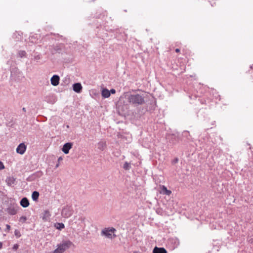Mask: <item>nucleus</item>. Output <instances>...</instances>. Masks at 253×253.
I'll use <instances>...</instances> for the list:
<instances>
[{"label":"nucleus","instance_id":"nucleus-12","mask_svg":"<svg viewBox=\"0 0 253 253\" xmlns=\"http://www.w3.org/2000/svg\"><path fill=\"white\" fill-rule=\"evenodd\" d=\"M153 253H167V251L163 248L155 247L153 251Z\"/></svg>","mask_w":253,"mask_h":253},{"label":"nucleus","instance_id":"nucleus-15","mask_svg":"<svg viewBox=\"0 0 253 253\" xmlns=\"http://www.w3.org/2000/svg\"><path fill=\"white\" fill-rule=\"evenodd\" d=\"M106 147V143L104 141H101L99 142L97 144V148L103 151L105 148Z\"/></svg>","mask_w":253,"mask_h":253},{"label":"nucleus","instance_id":"nucleus-31","mask_svg":"<svg viewBox=\"0 0 253 253\" xmlns=\"http://www.w3.org/2000/svg\"><path fill=\"white\" fill-rule=\"evenodd\" d=\"M63 160V158L61 157H60L59 158H58V162H60V161H62Z\"/></svg>","mask_w":253,"mask_h":253},{"label":"nucleus","instance_id":"nucleus-17","mask_svg":"<svg viewBox=\"0 0 253 253\" xmlns=\"http://www.w3.org/2000/svg\"><path fill=\"white\" fill-rule=\"evenodd\" d=\"M54 226L56 229L60 230L65 227V225L63 223H56Z\"/></svg>","mask_w":253,"mask_h":253},{"label":"nucleus","instance_id":"nucleus-8","mask_svg":"<svg viewBox=\"0 0 253 253\" xmlns=\"http://www.w3.org/2000/svg\"><path fill=\"white\" fill-rule=\"evenodd\" d=\"M83 87L82 84L79 83H75L73 84V89L77 93H80L82 90Z\"/></svg>","mask_w":253,"mask_h":253},{"label":"nucleus","instance_id":"nucleus-30","mask_svg":"<svg viewBox=\"0 0 253 253\" xmlns=\"http://www.w3.org/2000/svg\"><path fill=\"white\" fill-rule=\"evenodd\" d=\"M178 161V159L177 158H175L173 161V163L175 164V163H177Z\"/></svg>","mask_w":253,"mask_h":253},{"label":"nucleus","instance_id":"nucleus-32","mask_svg":"<svg viewBox=\"0 0 253 253\" xmlns=\"http://www.w3.org/2000/svg\"><path fill=\"white\" fill-rule=\"evenodd\" d=\"M18 233H19V232L17 230L15 231V235L17 236Z\"/></svg>","mask_w":253,"mask_h":253},{"label":"nucleus","instance_id":"nucleus-27","mask_svg":"<svg viewBox=\"0 0 253 253\" xmlns=\"http://www.w3.org/2000/svg\"><path fill=\"white\" fill-rule=\"evenodd\" d=\"M6 229L7 231H9L10 229V226L8 224L6 225Z\"/></svg>","mask_w":253,"mask_h":253},{"label":"nucleus","instance_id":"nucleus-29","mask_svg":"<svg viewBox=\"0 0 253 253\" xmlns=\"http://www.w3.org/2000/svg\"><path fill=\"white\" fill-rule=\"evenodd\" d=\"M79 220H81L82 222H83L84 221V218L82 217V216H81L80 218H79Z\"/></svg>","mask_w":253,"mask_h":253},{"label":"nucleus","instance_id":"nucleus-25","mask_svg":"<svg viewBox=\"0 0 253 253\" xmlns=\"http://www.w3.org/2000/svg\"><path fill=\"white\" fill-rule=\"evenodd\" d=\"M57 248L58 249V250L59 251V252H60V253H63L64 252L63 251V250H62V249H61V248H60L59 246H58L57 245Z\"/></svg>","mask_w":253,"mask_h":253},{"label":"nucleus","instance_id":"nucleus-20","mask_svg":"<svg viewBox=\"0 0 253 253\" xmlns=\"http://www.w3.org/2000/svg\"><path fill=\"white\" fill-rule=\"evenodd\" d=\"M123 168L125 170H129L131 168L130 163H128V162H125L123 166Z\"/></svg>","mask_w":253,"mask_h":253},{"label":"nucleus","instance_id":"nucleus-35","mask_svg":"<svg viewBox=\"0 0 253 253\" xmlns=\"http://www.w3.org/2000/svg\"><path fill=\"white\" fill-rule=\"evenodd\" d=\"M2 247V243L0 242V249H1Z\"/></svg>","mask_w":253,"mask_h":253},{"label":"nucleus","instance_id":"nucleus-1","mask_svg":"<svg viewBox=\"0 0 253 253\" xmlns=\"http://www.w3.org/2000/svg\"><path fill=\"white\" fill-rule=\"evenodd\" d=\"M126 99L129 104L135 107L145 103V96L144 94L135 93L128 95Z\"/></svg>","mask_w":253,"mask_h":253},{"label":"nucleus","instance_id":"nucleus-37","mask_svg":"<svg viewBox=\"0 0 253 253\" xmlns=\"http://www.w3.org/2000/svg\"><path fill=\"white\" fill-rule=\"evenodd\" d=\"M188 133V132H186V131H184L183 132V135H184L185 134H186L187 133Z\"/></svg>","mask_w":253,"mask_h":253},{"label":"nucleus","instance_id":"nucleus-28","mask_svg":"<svg viewBox=\"0 0 253 253\" xmlns=\"http://www.w3.org/2000/svg\"><path fill=\"white\" fill-rule=\"evenodd\" d=\"M109 91L110 92V93H111L112 94H114L116 92V90L114 89H111Z\"/></svg>","mask_w":253,"mask_h":253},{"label":"nucleus","instance_id":"nucleus-36","mask_svg":"<svg viewBox=\"0 0 253 253\" xmlns=\"http://www.w3.org/2000/svg\"><path fill=\"white\" fill-rule=\"evenodd\" d=\"M17 247H18L17 245H15L14 246L13 248L15 249H16L17 248Z\"/></svg>","mask_w":253,"mask_h":253},{"label":"nucleus","instance_id":"nucleus-14","mask_svg":"<svg viewBox=\"0 0 253 253\" xmlns=\"http://www.w3.org/2000/svg\"><path fill=\"white\" fill-rule=\"evenodd\" d=\"M102 96L104 98H108L110 96V92L109 90L106 88H104L102 90Z\"/></svg>","mask_w":253,"mask_h":253},{"label":"nucleus","instance_id":"nucleus-7","mask_svg":"<svg viewBox=\"0 0 253 253\" xmlns=\"http://www.w3.org/2000/svg\"><path fill=\"white\" fill-rule=\"evenodd\" d=\"M26 150V146L24 143H20L16 148V152L21 155L23 154Z\"/></svg>","mask_w":253,"mask_h":253},{"label":"nucleus","instance_id":"nucleus-6","mask_svg":"<svg viewBox=\"0 0 253 253\" xmlns=\"http://www.w3.org/2000/svg\"><path fill=\"white\" fill-rule=\"evenodd\" d=\"M59 76L57 75H53L50 79L51 84L53 86L58 85L59 84Z\"/></svg>","mask_w":253,"mask_h":253},{"label":"nucleus","instance_id":"nucleus-2","mask_svg":"<svg viewBox=\"0 0 253 253\" xmlns=\"http://www.w3.org/2000/svg\"><path fill=\"white\" fill-rule=\"evenodd\" d=\"M116 231V229L113 227L105 228L102 230L101 235L105 236L108 239H112L116 237V235L115 234Z\"/></svg>","mask_w":253,"mask_h":253},{"label":"nucleus","instance_id":"nucleus-13","mask_svg":"<svg viewBox=\"0 0 253 253\" xmlns=\"http://www.w3.org/2000/svg\"><path fill=\"white\" fill-rule=\"evenodd\" d=\"M169 242L172 244H173L172 248L174 249L177 247L179 245V240L177 238H172L169 240Z\"/></svg>","mask_w":253,"mask_h":253},{"label":"nucleus","instance_id":"nucleus-24","mask_svg":"<svg viewBox=\"0 0 253 253\" xmlns=\"http://www.w3.org/2000/svg\"><path fill=\"white\" fill-rule=\"evenodd\" d=\"M3 169H4V166L3 163L0 162V170Z\"/></svg>","mask_w":253,"mask_h":253},{"label":"nucleus","instance_id":"nucleus-11","mask_svg":"<svg viewBox=\"0 0 253 253\" xmlns=\"http://www.w3.org/2000/svg\"><path fill=\"white\" fill-rule=\"evenodd\" d=\"M160 193L162 194L169 196L171 193V191L168 190L165 186L163 185L161 187Z\"/></svg>","mask_w":253,"mask_h":253},{"label":"nucleus","instance_id":"nucleus-5","mask_svg":"<svg viewBox=\"0 0 253 253\" xmlns=\"http://www.w3.org/2000/svg\"><path fill=\"white\" fill-rule=\"evenodd\" d=\"M73 144L71 142L66 143L64 144L62 150L65 154H67L69 152V150L72 148Z\"/></svg>","mask_w":253,"mask_h":253},{"label":"nucleus","instance_id":"nucleus-38","mask_svg":"<svg viewBox=\"0 0 253 253\" xmlns=\"http://www.w3.org/2000/svg\"><path fill=\"white\" fill-rule=\"evenodd\" d=\"M59 163H58V164H56V165L55 167H56V168H58V167H59Z\"/></svg>","mask_w":253,"mask_h":253},{"label":"nucleus","instance_id":"nucleus-18","mask_svg":"<svg viewBox=\"0 0 253 253\" xmlns=\"http://www.w3.org/2000/svg\"><path fill=\"white\" fill-rule=\"evenodd\" d=\"M7 212L10 215H15L17 213V210L14 208H9L7 209Z\"/></svg>","mask_w":253,"mask_h":253},{"label":"nucleus","instance_id":"nucleus-22","mask_svg":"<svg viewBox=\"0 0 253 253\" xmlns=\"http://www.w3.org/2000/svg\"><path fill=\"white\" fill-rule=\"evenodd\" d=\"M26 54V52L24 51H20L19 52V55L21 57L24 56Z\"/></svg>","mask_w":253,"mask_h":253},{"label":"nucleus","instance_id":"nucleus-34","mask_svg":"<svg viewBox=\"0 0 253 253\" xmlns=\"http://www.w3.org/2000/svg\"><path fill=\"white\" fill-rule=\"evenodd\" d=\"M22 111H23V112H25L26 111V108H25V107H23V108H22Z\"/></svg>","mask_w":253,"mask_h":253},{"label":"nucleus","instance_id":"nucleus-3","mask_svg":"<svg viewBox=\"0 0 253 253\" xmlns=\"http://www.w3.org/2000/svg\"><path fill=\"white\" fill-rule=\"evenodd\" d=\"M74 210L72 206H66L61 211V215L64 218H68L70 217L73 213Z\"/></svg>","mask_w":253,"mask_h":253},{"label":"nucleus","instance_id":"nucleus-23","mask_svg":"<svg viewBox=\"0 0 253 253\" xmlns=\"http://www.w3.org/2000/svg\"><path fill=\"white\" fill-rule=\"evenodd\" d=\"M34 58L35 60H39L41 59V56H40V55L38 54V55L35 56Z\"/></svg>","mask_w":253,"mask_h":253},{"label":"nucleus","instance_id":"nucleus-33","mask_svg":"<svg viewBox=\"0 0 253 253\" xmlns=\"http://www.w3.org/2000/svg\"><path fill=\"white\" fill-rule=\"evenodd\" d=\"M179 51H180V49H178V48H176V49H175V52H179Z\"/></svg>","mask_w":253,"mask_h":253},{"label":"nucleus","instance_id":"nucleus-10","mask_svg":"<svg viewBox=\"0 0 253 253\" xmlns=\"http://www.w3.org/2000/svg\"><path fill=\"white\" fill-rule=\"evenodd\" d=\"M50 216H51V214H50L49 211L45 210L44 211L43 213H42V219L44 221H47L49 219Z\"/></svg>","mask_w":253,"mask_h":253},{"label":"nucleus","instance_id":"nucleus-16","mask_svg":"<svg viewBox=\"0 0 253 253\" xmlns=\"http://www.w3.org/2000/svg\"><path fill=\"white\" fill-rule=\"evenodd\" d=\"M39 197V193L37 191H35L32 193V198L34 201H37Z\"/></svg>","mask_w":253,"mask_h":253},{"label":"nucleus","instance_id":"nucleus-4","mask_svg":"<svg viewBox=\"0 0 253 253\" xmlns=\"http://www.w3.org/2000/svg\"><path fill=\"white\" fill-rule=\"evenodd\" d=\"M72 244V243L71 241H63L62 243H61L59 244H58L57 245L59 246L64 252H65L66 250H67L71 247Z\"/></svg>","mask_w":253,"mask_h":253},{"label":"nucleus","instance_id":"nucleus-26","mask_svg":"<svg viewBox=\"0 0 253 253\" xmlns=\"http://www.w3.org/2000/svg\"><path fill=\"white\" fill-rule=\"evenodd\" d=\"M52 253H60L58 249L57 248L54 251L52 252Z\"/></svg>","mask_w":253,"mask_h":253},{"label":"nucleus","instance_id":"nucleus-9","mask_svg":"<svg viewBox=\"0 0 253 253\" xmlns=\"http://www.w3.org/2000/svg\"><path fill=\"white\" fill-rule=\"evenodd\" d=\"M20 205L23 208H27L29 206V202L26 197L23 198L20 202Z\"/></svg>","mask_w":253,"mask_h":253},{"label":"nucleus","instance_id":"nucleus-19","mask_svg":"<svg viewBox=\"0 0 253 253\" xmlns=\"http://www.w3.org/2000/svg\"><path fill=\"white\" fill-rule=\"evenodd\" d=\"M6 181L8 185H11L14 184L15 179L13 177H8L6 178Z\"/></svg>","mask_w":253,"mask_h":253},{"label":"nucleus","instance_id":"nucleus-21","mask_svg":"<svg viewBox=\"0 0 253 253\" xmlns=\"http://www.w3.org/2000/svg\"><path fill=\"white\" fill-rule=\"evenodd\" d=\"M27 220V217L25 216H22L19 218V221L22 223H24Z\"/></svg>","mask_w":253,"mask_h":253}]
</instances>
